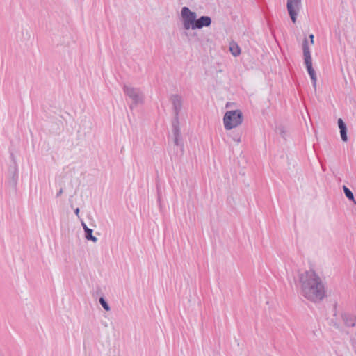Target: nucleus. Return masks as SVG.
<instances>
[{"label":"nucleus","mask_w":356,"mask_h":356,"mask_svg":"<svg viewBox=\"0 0 356 356\" xmlns=\"http://www.w3.org/2000/svg\"><path fill=\"white\" fill-rule=\"evenodd\" d=\"M338 126L340 131L347 130L346 125L341 118L338 120Z\"/></svg>","instance_id":"obj_16"},{"label":"nucleus","mask_w":356,"mask_h":356,"mask_svg":"<svg viewBox=\"0 0 356 356\" xmlns=\"http://www.w3.org/2000/svg\"><path fill=\"white\" fill-rule=\"evenodd\" d=\"M343 318L346 326L354 327L355 325L356 318L354 316L345 314Z\"/></svg>","instance_id":"obj_9"},{"label":"nucleus","mask_w":356,"mask_h":356,"mask_svg":"<svg viewBox=\"0 0 356 356\" xmlns=\"http://www.w3.org/2000/svg\"><path fill=\"white\" fill-rule=\"evenodd\" d=\"M175 113V121L178 123L179 114L182 108V97L179 95H173L170 97Z\"/></svg>","instance_id":"obj_7"},{"label":"nucleus","mask_w":356,"mask_h":356,"mask_svg":"<svg viewBox=\"0 0 356 356\" xmlns=\"http://www.w3.org/2000/svg\"><path fill=\"white\" fill-rule=\"evenodd\" d=\"M243 113L240 110L228 111L223 118L224 127L226 130H231L242 124Z\"/></svg>","instance_id":"obj_2"},{"label":"nucleus","mask_w":356,"mask_h":356,"mask_svg":"<svg viewBox=\"0 0 356 356\" xmlns=\"http://www.w3.org/2000/svg\"><path fill=\"white\" fill-rule=\"evenodd\" d=\"M233 139L234 141L237 142L238 143L241 142V136H237L234 137Z\"/></svg>","instance_id":"obj_19"},{"label":"nucleus","mask_w":356,"mask_h":356,"mask_svg":"<svg viewBox=\"0 0 356 356\" xmlns=\"http://www.w3.org/2000/svg\"><path fill=\"white\" fill-rule=\"evenodd\" d=\"M338 126L340 131L347 130L346 125L341 118L338 120Z\"/></svg>","instance_id":"obj_15"},{"label":"nucleus","mask_w":356,"mask_h":356,"mask_svg":"<svg viewBox=\"0 0 356 356\" xmlns=\"http://www.w3.org/2000/svg\"><path fill=\"white\" fill-rule=\"evenodd\" d=\"M81 225H82L83 228V229H84V231H85V230H86V227H87V225H86V223H85V222H81Z\"/></svg>","instance_id":"obj_23"},{"label":"nucleus","mask_w":356,"mask_h":356,"mask_svg":"<svg viewBox=\"0 0 356 356\" xmlns=\"http://www.w3.org/2000/svg\"><path fill=\"white\" fill-rule=\"evenodd\" d=\"M343 189L346 197L350 201H354V195L353 192L346 186H343Z\"/></svg>","instance_id":"obj_13"},{"label":"nucleus","mask_w":356,"mask_h":356,"mask_svg":"<svg viewBox=\"0 0 356 356\" xmlns=\"http://www.w3.org/2000/svg\"><path fill=\"white\" fill-rule=\"evenodd\" d=\"M300 293L307 300L318 302L326 296L325 283L314 270H307L299 275Z\"/></svg>","instance_id":"obj_1"},{"label":"nucleus","mask_w":356,"mask_h":356,"mask_svg":"<svg viewBox=\"0 0 356 356\" xmlns=\"http://www.w3.org/2000/svg\"><path fill=\"white\" fill-rule=\"evenodd\" d=\"M211 24V18L209 16H201L198 19L196 18L195 25L193 26V30L208 27Z\"/></svg>","instance_id":"obj_8"},{"label":"nucleus","mask_w":356,"mask_h":356,"mask_svg":"<svg viewBox=\"0 0 356 356\" xmlns=\"http://www.w3.org/2000/svg\"><path fill=\"white\" fill-rule=\"evenodd\" d=\"M79 208H76L75 210H74V213L76 216H79Z\"/></svg>","instance_id":"obj_22"},{"label":"nucleus","mask_w":356,"mask_h":356,"mask_svg":"<svg viewBox=\"0 0 356 356\" xmlns=\"http://www.w3.org/2000/svg\"><path fill=\"white\" fill-rule=\"evenodd\" d=\"M340 135H341V140L343 142H346L348 140L347 130L340 131Z\"/></svg>","instance_id":"obj_17"},{"label":"nucleus","mask_w":356,"mask_h":356,"mask_svg":"<svg viewBox=\"0 0 356 356\" xmlns=\"http://www.w3.org/2000/svg\"><path fill=\"white\" fill-rule=\"evenodd\" d=\"M123 90L124 92L132 100L133 104L136 105L143 102V95L138 88L124 85Z\"/></svg>","instance_id":"obj_5"},{"label":"nucleus","mask_w":356,"mask_h":356,"mask_svg":"<svg viewBox=\"0 0 356 356\" xmlns=\"http://www.w3.org/2000/svg\"><path fill=\"white\" fill-rule=\"evenodd\" d=\"M85 237L87 240L92 241L93 242H96L97 241V238L92 235V229L88 227H86Z\"/></svg>","instance_id":"obj_11"},{"label":"nucleus","mask_w":356,"mask_h":356,"mask_svg":"<svg viewBox=\"0 0 356 356\" xmlns=\"http://www.w3.org/2000/svg\"><path fill=\"white\" fill-rule=\"evenodd\" d=\"M314 35H313V34H311V35H309V38H310V40H311V43H312V44H313V43H314Z\"/></svg>","instance_id":"obj_21"},{"label":"nucleus","mask_w":356,"mask_h":356,"mask_svg":"<svg viewBox=\"0 0 356 356\" xmlns=\"http://www.w3.org/2000/svg\"><path fill=\"white\" fill-rule=\"evenodd\" d=\"M174 137H175V139H174L175 145L177 146L180 145L181 136H174Z\"/></svg>","instance_id":"obj_18"},{"label":"nucleus","mask_w":356,"mask_h":356,"mask_svg":"<svg viewBox=\"0 0 356 356\" xmlns=\"http://www.w3.org/2000/svg\"><path fill=\"white\" fill-rule=\"evenodd\" d=\"M172 127H173L172 131H173L174 136H181L180 129L179 127V122L178 123L176 122L175 118H174L173 122H172Z\"/></svg>","instance_id":"obj_12"},{"label":"nucleus","mask_w":356,"mask_h":356,"mask_svg":"<svg viewBox=\"0 0 356 356\" xmlns=\"http://www.w3.org/2000/svg\"><path fill=\"white\" fill-rule=\"evenodd\" d=\"M181 16L184 29L185 30L193 29L197 17L196 13L191 11L188 7L184 6L181 8Z\"/></svg>","instance_id":"obj_4"},{"label":"nucleus","mask_w":356,"mask_h":356,"mask_svg":"<svg viewBox=\"0 0 356 356\" xmlns=\"http://www.w3.org/2000/svg\"><path fill=\"white\" fill-rule=\"evenodd\" d=\"M286 8L292 22L295 23L298 13L301 8V0H287Z\"/></svg>","instance_id":"obj_6"},{"label":"nucleus","mask_w":356,"mask_h":356,"mask_svg":"<svg viewBox=\"0 0 356 356\" xmlns=\"http://www.w3.org/2000/svg\"><path fill=\"white\" fill-rule=\"evenodd\" d=\"M229 51L234 56H238L241 54V49L236 43L230 44Z\"/></svg>","instance_id":"obj_10"},{"label":"nucleus","mask_w":356,"mask_h":356,"mask_svg":"<svg viewBox=\"0 0 356 356\" xmlns=\"http://www.w3.org/2000/svg\"><path fill=\"white\" fill-rule=\"evenodd\" d=\"M302 51H303L305 65L306 66L308 74H309L310 78L312 79V85H313L314 88H316L317 77L316 75V72L312 67V59L311 53H310V50H309V47L308 42H307V39H305V40L303 41Z\"/></svg>","instance_id":"obj_3"},{"label":"nucleus","mask_w":356,"mask_h":356,"mask_svg":"<svg viewBox=\"0 0 356 356\" xmlns=\"http://www.w3.org/2000/svg\"><path fill=\"white\" fill-rule=\"evenodd\" d=\"M99 303L101 304V305L103 307V308L106 311H109L111 309L108 304L107 303V302L105 300V299L103 297H101L99 298Z\"/></svg>","instance_id":"obj_14"},{"label":"nucleus","mask_w":356,"mask_h":356,"mask_svg":"<svg viewBox=\"0 0 356 356\" xmlns=\"http://www.w3.org/2000/svg\"><path fill=\"white\" fill-rule=\"evenodd\" d=\"M63 190L62 188H60V189L58 191V193H57V194H56V197H59V196L63 193Z\"/></svg>","instance_id":"obj_20"}]
</instances>
